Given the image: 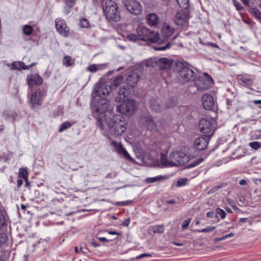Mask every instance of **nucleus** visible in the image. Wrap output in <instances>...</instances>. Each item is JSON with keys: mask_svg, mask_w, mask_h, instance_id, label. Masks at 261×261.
<instances>
[{"mask_svg": "<svg viewBox=\"0 0 261 261\" xmlns=\"http://www.w3.org/2000/svg\"><path fill=\"white\" fill-rule=\"evenodd\" d=\"M110 101L106 98H94L92 103V110L95 114L97 113L99 116H97V124L101 129L105 128L104 124L105 118L106 117L107 113H109V108L110 107Z\"/></svg>", "mask_w": 261, "mask_h": 261, "instance_id": "nucleus-1", "label": "nucleus"}, {"mask_svg": "<svg viewBox=\"0 0 261 261\" xmlns=\"http://www.w3.org/2000/svg\"><path fill=\"white\" fill-rule=\"evenodd\" d=\"M104 124L105 127L102 129H106L107 126L110 135L114 137L122 135L126 130L127 125L124 118L121 116L114 119L105 118Z\"/></svg>", "mask_w": 261, "mask_h": 261, "instance_id": "nucleus-2", "label": "nucleus"}, {"mask_svg": "<svg viewBox=\"0 0 261 261\" xmlns=\"http://www.w3.org/2000/svg\"><path fill=\"white\" fill-rule=\"evenodd\" d=\"M104 14L109 21L118 22L120 20V15L118 12V6L113 1H107L103 3Z\"/></svg>", "mask_w": 261, "mask_h": 261, "instance_id": "nucleus-3", "label": "nucleus"}, {"mask_svg": "<svg viewBox=\"0 0 261 261\" xmlns=\"http://www.w3.org/2000/svg\"><path fill=\"white\" fill-rule=\"evenodd\" d=\"M180 76L185 82L193 81L195 79L196 74L187 62H179L177 64Z\"/></svg>", "mask_w": 261, "mask_h": 261, "instance_id": "nucleus-4", "label": "nucleus"}, {"mask_svg": "<svg viewBox=\"0 0 261 261\" xmlns=\"http://www.w3.org/2000/svg\"><path fill=\"white\" fill-rule=\"evenodd\" d=\"M122 101V103L117 107L118 112L126 116L131 115L135 112L137 105L134 100L126 98Z\"/></svg>", "mask_w": 261, "mask_h": 261, "instance_id": "nucleus-5", "label": "nucleus"}, {"mask_svg": "<svg viewBox=\"0 0 261 261\" xmlns=\"http://www.w3.org/2000/svg\"><path fill=\"white\" fill-rule=\"evenodd\" d=\"M149 29L147 28L139 25L136 29V34L135 33H131L127 35V38L130 41L142 40L145 41L148 33H149Z\"/></svg>", "mask_w": 261, "mask_h": 261, "instance_id": "nucleus-6", "label": "nucleus"}, {"mask_svg": "<svg viewBox=\"0 0 261 261\" xmlns=\"http://www.w3.org/2000/svg\"><path fill=\"white\" fill-rule=\"evenodd\" d=\"M216 125V121L213 119H201L199 122V128L203 134L213 133Z\"/></svg>", "mask_w": 261, "mask_h": 261, "instance_id": "nucleus-7", "label": "nucleus"}, {"mask_svg": "<svg viewBox=\"0 0 261 261\" xmlns=\"http://www.w3.org/2000/svg\"><path fill=\"white\" fill-rule=\"evenodd\" d=\"M170 159L172 160L173 166H179L188 163L189 157L182 152H173L170 153Z\"/></svg>", "mask_w": 261, "mask_h": 261, "instance_id": "nucleus-8", "label": "nucleus"}, {"mask_svg": "<svg viewBox=\"0 0 261 261\" xmlns=\"http://www.w3.org/2000/svg\"><path fill=\"white\" fill-rule=\"evenodd\" d=\"M123 4L127 10L133 15H138L142 11L140 3L136 0H124Z\"/></svg>", "mask_w": 261, "mask_h": 261, "instance_id": "nucleus-9", "label": "nucleus"}, {"mask_svg": "<svg viewBox=\"0 0 261 261\" xmlns=\"http://www.w3.org/2000/svg\"><path fill=\"white\" fill-rule=\"evenodd\" d=\"M190 12L188 9H185L177 12L174 21L178 25H187L189 20Z\"/></svg>", "mask_w": 261, "mask_h": 261, "instance_id": "nucleus-10", "label": "nucleus"}, {"mask_svg": "<svg viewBox=\"0 0 261 261\" xmlns=\"http://www.w3.org/2000/svg\"><path fill=\"white\" fill-rule=\"evenodd\" d=\"M55 25L58 33L64 37H68L69 35V28L64 20L58 18L55 20Z\"/></svg>", "mask_w": 261, "mask_h": 261, "instance_id": "nucleus-11", "label": "nucleus"}, {"mask_svg": "<svg viewBox=\"0 0 261 261\" xmlns=\"http://www.w3.org/2000/svg\"><path fill=\"white\" fill-rule=\"evenodd\" d=\"M110 91L111 90L108 85H103L100 86L97 85L95 86L93 90V97L96 98H105L110 93Z\"/></svg>", "mask_w": 261, "mask_h": 261, "instance_id": "nucleus-12", "label": "nucleus"}, {"mask_svg": "<svg viewBox=\"0 0 261 261\" xmlns=\"http://www.w3.org/2000/svg\"><path fill=\"white\" fill-rule=\"evenodd\" d=\"M112 145L114 147L116 152L121 156H123L128 161H133V159L128 154L126 150L123 147L121 143L115 141H112Z\"/></svg>", "mask_w": 261, "mask_h": 261, "instance_id": "nucleus-13", "label": "nucleus"}, {"mask_svg": "<svg viewBox=\"0 0 261 261\" xmlns=\"http://www.w3.org/2000/svg\"><path fill=\"white\" fill-rule=\"evenodd\" d=\"M140 79L139 71L134 70L130 71L125 79L127 85L130 87H135Z\"/></svg>", "mask_w": 261, "mask_h": 261, "instance_id": "nucleus-14", "label": "nucleus"}, {"mask_svg": "<svg viewBox=\"0 0 261 261\" xmlns=\"http://www.w3.org/2000/svg\"><path fill=\"white\" fill-rule=\"evenodd\" d=\"M27 79L29 87H32L34 85H41L43 83L42 78L36 73L29 74Z\"/></svg>", "mask_w": 261, "mask_h": 261, "instance_id": "nucleus-15", "label": "nucleus"}, {"mask_svg": "<svg viewBox=\"0 0 261 261\" xmlns=\"http://www.w3.org/2000/svg\"><path fill=\"white\" fill-rule=\"evenodd\" d=\"M130 93L129 88L125 86L123 87L120 88L118 92V95L114 98V100L116 102H120L122 100H125L127 96Z\"/></svg>", "mask_w": 261, "mask_h": 261, "instance_id": "nucleus-16", "label": "nucleus"}, {"mask_svg": "<svg viewBox=\"0 0 261 261\" xmlns=\"http://www.w3.org/2000/svg\"><path fill=\"white\" fill-rule=\"evenodd\" d=\"M202 104L206 110H212L215 105L214 98L209 94H204L202 97Z\"/></svg>", "mask_w": 261, "mask_h": 261, "instance_id": "nucleus-17", "label": "nucleus"}, {"mask_svg": "<svg viewBox=\"0 0 261 261\" xmlns=\"http://www.w3.org/2000/svg\"><path fill=\"white\" fill-rule=\"evenodd\" d=\"M44 96L43 93L41 92V90L38 89L36 91L31 94L30 101L32 105V107L35 105H40L41 104L42 98Z\"/></svg>", "mask_w": 261, "mask_h": 261, "instance_id": "nucleus-18", "label": "nucleus"}, {"mask_svg": "<svg viewBox=\"0 0 261 261\" xmlns=\"http://www.w3.org/2000/svg\"><path fill=\"white\" fill-rule=\"evenodd\" d=\"M149 105L152 111L157 113L161 112L163 110L171 106V105H169L166 107L162 106L160 105L159 100L156 98L151 99L150 100Z\"/></svg>", "mask_w": 261, "mask_h": 261, "instance_id": "nucleus-19", "label": "nucleus"}, {"mask_svg": "<svg viewBox=\"0 0 261 261\" xmlns=\"http://www.w3.org/2000/svg\"><path fill=\"white\" fill-rule=\"evenodd\" d=\"M208 145L207 138L199 137L194 141L195 148L199 150L205 149Z\"/></svg>", "mask_w": 261, "mask_h": 261, "instance_id": "nucleus-20", "label": "nucleus"}, {"mask_svg": "<svg viewBox=\"0 0 261 261\" xmlns=\"http://www.w3.org/2000/svg\"><path fill=\"white\" fill-rule=\"evenodd\" d=\"M146 19L147 24L150 27H155L159 22V18L155 13H149Z\"/></svg>", "mask_w": 261, "mask_h": 261, "instance_id": "nucleus-21", "label": "nucleus"}, {"mask_svg": "<svg viewBox=\"0 0 261 261\" xmlns=\"http://www.w3.org/2000/svg\"><path fill=\"white\" fill-rule=\"evenodd\" d=\"M165 226L163 224L155 225L149 227L148 231L151 235H154L155 233H162L164 231Z\"/></svg>", "mask_w": 261, "mask_h": 261, "instance_id": "nucleus-22", "label": "nucleus"}, {"mask_svg": "<svg viewBox=\"0 0 261 261\" xmlns=\"http://www.w3.org/2000/svg\"><path fill=\"white\" fill-rule=\"evenodd\" d=\"M174 31V29L169 25L165 24L161 30V33L163 36L168 38L172 35Z\"/></svg>", "mask_w": 261, "mask_h": 261, "instance_id": "nucleus-23", "label": "nucleus"}, {"mask_svg": "<svg viewBox=\"0 0 261 261\" xmlns=\"http://www.w3.org/2000/svg\"><path fill=\"white\" fill-rule=\"evenodd\" d=\"M146 38H146L145 41L155 43L159 41L160 36L158 33L149 30Z\"/></svg>", "mask_w": 261, "mask_h": 261, "instance_id": "nucleus-24", "label": "nucleus"}, {"mask_svg": "<svg viewBox=\"0 0 261 261\" xmlns=\"http://www.w3.org/2000/svg\"><path fill=\"white\" fill-rule=\"evenodd\" d=\"M170 177L169 175H160L153 177H148L145 179V182L148 184L154 183L159 181L168 179Z\"/></svg>", "mask_w": 261, "mask_h": 261, "instance_id": "nucleus-25", "label": "nucleus"}, {"mask_svg": "<svg viewBox=\"0 0 261 261\" xmlns=\"http://www.w3.org/2000/svg\"><path fill=\"white\" fill-rule=\"evenodd\" d=\"M143 121L145 122V125L148 129L151 131L155 130L156 125L152 118L150 117H145L144 118Z\"/></svg>", "mask_w": 261, "mask_h": 261, "instance_id": "nucleus-26", "label": "nucleus"}, {"mask_svg": "<svg viewBox=\"0 0 261 261\" xmlns=\"http://www.w3.org/2000/svg\"><path fill=\"white\" fill-rule=\"evenodd\" d=\"M62 62L64 66L68 67L71 66L74 64L75 59L72 58L69 56H65L62 59Z\"/></svg>", "mask_w": 261, "mask_h": 261, "instance_id": "nucleus-27", "label": "nucleus"}, {"mask_svg": "<svg viewBox=\"0 0 261 261\" xmlns=\"http://www.w3.org/2000/svg\"><path fill=\"white\" fill-rule=\"evenodd\" d=\"M171 161L172 160L170 159V155L169 158H168L165 154L163 153L161 154V163L163 165L166 167H173Z\"/></svg>", "mask_w": 261, "mask_h": 261, "instance_id": "nucleus-28", "label": "nucleus"}, {"mask_svg": "<svg viewBox=\"0 0 261 261\" xmlns=\"http://www.w3.org/2000/svg\"><path fill=\"white\" fill-rule=\"evenodd\" d=\"M123 77L122 76H119L116 77L113 81L112 83L110 86H109V88L111 90H113L115 89L117 87L120 85L123 81Z\"/></svg>", "mask_w": 261, "mask_h": 261, "instance_id": "nucleus-29", "label": "nucleus"}, {"mask_svg": "<svg viewBox=\"0 0 261 261\" xmlns=\"http://www.w3.org/2000/svg\"><path fill=\"white\" fill-rule=\"evenodd\" d=\"M12 68L18 70L28 69L29 66L25 65L22 62H13L12 63Z\"/></svg>", "mask_w": 261, "mask_h": 261, "instance_id": "nucleus-30", "label": "nucleus"}, {"mask_svg": "<svg viewBox=\"0 0 261 261\" xmlns=\"http://www.w3.org/2000/svg\"><path fill=\"white\" fill-rule=\"evenodd\" d=\"M18 175L20 177L26 180L28 178V172L26 168H21L19 170Z\"/></svg>", "mask_w": 261, "mask_h": 261, "instance_id": "nucleus-31", "label": "nucleus"}, {"mask_svg": "<svg viewBox=\"0 0 261 261\" xmlns=\"http://www.w3.org/2000/svg\"><path fill=\"white\" fill-rule=\"evenodd\" d=\"M74 122H73V123H71L68 121L65 122L63 123L61 126L59 128V132H62L64 130H66V129H68L70 128L72 124H74Z\"/></svg>", "mask_w": 261, "mask_h": 261, "instance_id": "nucleus-32", "label": "nucleus"}, {"mask_svg": "<svg viewBox=\"0 0 261 261\" xmlns=\"http://www.w3.org/2000/svg\"><path fill=\"white\" fill-rule=\"evenodd\" d=\"M80 26L82 28L88 29L90 28V23L87 19L82 18L80 20Z\"/></svg>", "mask_w": 261, "mask_h": 261, "instance_id": "nucleus-33", "label": "nucleus"}, {"mask_svg": "<svg viewBox=\"0 0 261 261\" xmlns=\"http://www.w3.org/2000/svg\"><path fill=\"white\" fill-rule=\"evenodd\" d=\"M23 33L25 35H30L33 32V28L30 25H25L22 29Z\"/></svg>", "mask_w": 261, "mask_h": 261, "instance_id": "nucleus-34", "label": "nucleus"}, {"mask_svg": "<svg viewBox=\"0 0 261 261\" xmlns=\"http://www.w3.org/2000/svg\"><path fill=\"white\" fill-rule=\"evenodd\" d=\"M249 146L252 149L257 150L261 148V143L257 141L251 142L249 143Z\"/></svg>", "mask_w": 261, "mask_h": 261, "instance_id": "nucleus-35", "label": "nucleus"}, {"mask_svg": "<svg viewBox=\"0 0 261 261\" xmlns=\"http://www.w3.org/2000/svg\"><path fill=\"white\" fill-rule=\"evenodd\" d=\"M177 2L182 9H187L189 6V0H178Z\"/></svg>", "mask_w": 261, "mask_h": 261, "instance_id": "nucleus-36", "label": "nucleus"}, {"mask_svg": "<svg viewBox=\"0 0 261 261\" xmlns=\"http://www.w3.org/2000/svg\"><path fill=\"white\" fill-rule=\"evenodd\" d=\"M7 240V234L0 229V245L5 244Z\"/></svg>", "mask_w": 261, "mask_h": 261, "instance_id": "nucleus-37", "label": "nucleus"}, {"mask_svg": "<svg viewBox=\"0 0 261 261\" xmlns=\"http://www.w3.org/2000/svg\"><path fill=\"white\" fill-rule=\"evenodd\" d=\"M171 44L169 42L167 43L165 45H158L154 46V48L156 50H165L170 47Z\"/></svg>", "mask_w": 261, "mask_h": 261, "instance_id": "nucleus-38", "label": "nucleus"}, {"mask_svg": "<svg viewBox=\"0 0 261 261\" xmlns=\"http://www.w3.org/2000/svg\"><path fill=\"white\" fill-rule=\"evenodd\" d=\"M187 178H180L177 180L176 186L177 187L184 186L187 184Z\"/></svg>", "mask_w": 261, "mask_h": 261, "instance_id": "nucleus-39", "label": "nucleus"}, {"mask_svg": "<svg viewBox=\"0 0 261 261\" xmlns=\"http://www.w3.org/2000/svg\"><path fill=\"white\" fill-rule=\"evenodd\" d=\"M215 228L216 227L215 226H208L207 227L201 230H196V231L199 232H210L213 231L215 229Z\"/></svg>", "mask_w": 261, "mask_h": 261, "instance_id": "nucleus-40", "label": "nucleus"}, {"mask_svg": "<svg viewBox=\"0 0 261 261\" xmlns=\"http://www.w3.org/2000/svg\"><path fill=\"white\" fill-rule=\"evenodd\" d=\"M98 69V65H96L95 64H92L91 65H89L87 68V70L91 72L94 73L96 72Z\"/></svg>", "mask_w": 261, "mask_h": 261, "instance_id": "nucleus-41", "label": "nucleus"}, {"mask_svg": "<svg viewBox=\"0 0 261 261\" xmlns=\"http://www.w3.org/2000/svg\"><path fill=\"white\" fill-rule=\"evenodd\" d=\"M219 215L222 219H224L226 217V213L222 209L217 208L216 209V215Z\"/></svg>", "mask_w": 261, "mask_h": 261, "instance_id": "nucleus-42", "label": "nucleus"}, {"mask_svg": "<svg viewBox=\"0 0 261 261\" xmlns=\"http://www.w3.org/2000/svg\"><path fill=\"white\" fill-rule=\"evenodd\" d=\"M160 62L165 64L163 67H162V69L166 68L167 67L169 66L170 64V62L166 58L160 59Z\"/></svg>", "mask_w": 261, "mask_h": 261, "instance_id": "nucleus-43", "label": "nucleus"}, {"mask_svg": "<svg viewBox=\"0 0 261 261\" xmlns=\"http://www.w3.org/2000/svg\"><path fill=\"white\" fill-rule=\"evenodd\" d=\"M75 0H65L66 7L70 9L74 5Z\"/></svg>", "mask_w": 261, "mask_h": 261, "instance_id": "nucleus-44", "label": "nucleus"}, {"mask_svg": "<svg viewBox=\"0 0 261 261\" xmlns=\"http://www.w3.org/2000/svg\"><path fill=\"white\" fill-rule=\"evenodd\" d=\"M225 187V185L224 184H221L219 186H217L213 187L212 189H211L209 191V193H214L217 191H218L219 189L224 188Z\"/></svg>", "mask_w": 261, "mask_h": 261, "instance_id": "nucleus-45", "label": "nucleus"}, {"mask_svg": "<svg viewBox=\"0 0 261 261\" xmlns=\"http://www.w3.org/2000/svg\"><path fill=\"white\" fill-rule=\"evenodd\" d=\"M233 3L237 10L240 11V10H241L243 9V6L237 0H233Z\"/></svg>", "mask_w": 261, "mask_h": 261, "instance_id": "nucleus-46", "label": "nucleus"}, {"mask_svg": "<svg viewBox=\"0 0 261 261\" xmlns=\"http://www.w3.org/2000/svg\"><path fill=\"white\" fill-rule=\"evenodd\" d=\"M191 219L190 218H189L188 219L186 220L183 222V223L182 224V229L183 230L185 229L188 227L191 222Z\"/></svg>", "mask_w": 261, "mask_h": 261, "instance_id": "nucleus-47", "label": "nucleus"}, {"mask_svg": "<svg viewBox=\"0 0 261 261\" xmlns=\"http://www.w3.org/2000/svg\"><path fill=\"white\" fill-rule=\"evenodd\" d=\"M252 12L256 18L261 20V12L258 10L253 9Z\"/></svg>", "mask_w": 261, "mask_h": 261, "instance_id": "nucleus-48", "label": "nucleus"}, {"mask_svg": "<svg viewBox=\"0 0 261 261\" xmlns=\"http://www.w3.org/2000/svg\"><path fill=\"white\" fill-rule=\"evenodd\" d=\"M152 255L150 254L149 253H143L141 254H140L139 255H138L136 258V259H140L144 257H151Z\"/></svg>", "mask_w": 261, "mask_h": 261, "instance_id": "nucleus-49", "label": "nucleus"}, {"mask_svg": "<svg viewBox=\"0 0 261 261\" xmlns=\"http://www.w3.org/2000/svg\"><path fill=\"white\" fill-rule=\"evenodd\" d=\"M206 216L207 217H210V218H213L214 217H217V216L216 215V214H215V213L212 211L207 212L206 213Z\"/></svg>", "mask_w": 261, "mask_h": 261, "instance_id": "nucleus-50", "label": "nucleus"}, {"mask_svg": "<svg viewBox=\"0 0 261 261\" xmlns=\"http://www.w3.org/2000/svg\"><path fill=\"white\" fill-rule=\"evenodd\" d=\"M234 236V233H232V232H230V233L229 234H226V235H224V236L222 237V239L223 240L228 238H230V237H232Z\"/></svg>", "mask_w": 261, "mask_h": 261, "instance_id": "nucleus-51", "label": "nucleus"}, {"mask_svg": "<svg viewBox=\"0 0 261 261\" xmlns=\"http://www.w3.org/2000/svg\"><path fill=\"white\" fill-rule=\"evenodd\" d=\"M130 222V219L129 218L127 219L122 223V225L125 226H127L129 225Z\"/></svg>", "mask_w": 261, "mask_h": 261, "instance_id": "nucleus-52", "label": "nucleus"}, {"mask_svg": "<svg viewBox=\"0 0 261 261\" xmlns=\"http://www.w3.org/2000/svg\"><path fill=\"white\" fill-rule=\"evenodd\" d=\"M239 184L241 186H245L247 185V181L245 179H241L239 181Z\"/></svg>", "mask_w": 261, "mask_h": 261, "instance_id": "nucleus-53", "label": "nucleus"}, {"mask_svg": "<svg viewBox=\"0 0 261 261\" xmlns=\"http://www.w3.org/2000/svg\"><path fill=\"white\" fill-rule=\"evenodd\" d=\"M22 183H23V181L21 179H18L17 181V187H20V186H21V185H22Z\"/></svg>", "mask_w": 261, "mask_h": 261, "instance_id": "nucleus-54", "label": "nucleus"}, {"mask_svg": "<svg viewBox=\"0 0 261 261\" xmlns=\"http://www.w3.org/2000/svg\"><path fill=\"white\" fill-rule=\"evenodd\" d=\"M252 102L256 105H261V100H254Z\"/></svg>", "mask_w": 261, "mask_h": 261, "instance_id": "nucleus-55", "label": "nucleus"}, {"mask_svg": "<svg viewBox=\"0 0 261 261\" xmlns=\"http://www.w3.org/2000/svg\"><path fill=\"white\" fill-rule=\"evenodd\" d=\"M124 204V203L123 201H119V202H116L115 203V205H117V206H123Z\"/></svg>", "mask_w": 261, "mask_h": 261, "instance_id": "nucleus-56", "label": "nucleus"}, {"mask_svg": "<svg viewBox=\"0 0 261 261\" xmlns=\"http://www.w3.org/2000/svg\"><path fill=\"white\" fill-rule=\"evenodd\" d=\"M109 234H112V235H119V233L116 231H109Z\"/></svg>", "mask_w": 261, "mask_h": 261, "instance_id": "nucleus-57", "label": "nucleus"}, {"mask_svg": "<svg viewBox=\"0 0 261 261\" xmlns=\"http://www.w3.org/2000/svg\"><path fill=\"white\" fill-rule=\"evenodd\" d=\"M196 85H197L196 86L199 90H204V89H207V87H206L205 86H198L197 84H196Z\"/></svg>", "mask_w": 261, "mask_h": 261, "instance_id": "nucleus-58", "label": "nucleus"}, {"mask_svg": "<svg viewBox=\"0 0 261 261\" xmlns=\"http://www.w3.org/2000/svg\"><path fill=\"white\" fill-rule=\"evenodd\" d=\"M166 202L168 204H174V203H175V200L171 199V200H167Z\"/></svg>", "mask_w": 261, "mask_h": 261, "instance_id": "nucleus-59", "label": "nucleus"}, {"mask_svg": "<svg viewBox=\"0 0 261 261\" xmlns=\"http://www.w3.org/2000/svg\"><path fill=\"white\" fill-rule=\"evenodd\" d=\"M98 240L101 242H105V241H108V240L106 238H104V237H99V238H98Z\"/></svg>", "mask_w": 261, "mask_h": 261, "instance_id": "nucleus-60", "label": "nucleus"}, {"mask_svg": "<svg viewBox=\"0 0 261 261\" xmlns=\"http://www.w3.org/2000/svg\"><path fill=\"white\" fill-rule=\"evenodd\" d=\"M123 202L124 203V205H126L131 204L132 202V201L131 200H127V201H123Z\"/></svg>", "mask_w": 261, "mask_h": 261, "instance_id": "nucleus-61", "label": "nucleus"}, {"mask_svg": "<svg viewBox=\"0 0 261 261\" xmlns=\"http://www.w3.org/2000/svg\"><path fill=\"white\" fill-rule=\"evenodd\" d=\"M242 1L246 6H249V0H242Z\"/></svg>", "mask_w": 261, "mask_h": 261, "instance_id": "nucleus-62", "label": "nucleus"}, {"mask_svg": "<svg viewBox=\"0 0 261 261\" xmlns=\"http://www.w3.org/2000/svg\"><path fill=\"white\" fill-rule=\"evenodd\" d=\"M91 245H92L93 247H97V246H98V243H96V242H92L91 243Z\"/></svg>", "mask_w": 261, "mask_h": 261, "instance_id": "nucleus-63", "label": "nucleus"}, {"mask_svg": "<svg viewBox=\"0 0 261 261\" xmlns=\"http://www.w3.org/2000/svg\"><path fill=\"white\" fill-rule=\"evenodd\" d=\"M243 82L245 83H249L250 82V80L247 79H244L243 80Z\"/></svg>", "mask_w": 261, "mask_h": 261, "instance_id": "nucleus-64", "label": "nucleus"}]
</instances>
